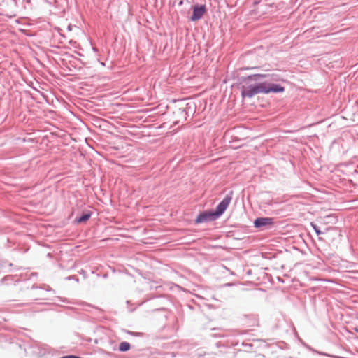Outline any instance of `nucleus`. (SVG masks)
<instances>
[{"label":"nucleus","mask_w":358,"mask_h":358,"mask_svg":"<svg viewBox=\"0 0 358 358\" xmlns=\"http://www.w3.org/2000/svg\"><path fill=\"white\" fill-rule=\"evenodd\" d=\"M264 75L257 74L248 76L245 79V85L242 87L241 94L243 97H252L257 94H268L270 92H282L285 90L284 87L279 85L260 83H256L259 78L264 77Z\"/></svg>","instance_id":"f257e3e1"},{"label":"nucleus","mask_w":358,"mask_h":358,"mask_svg":"<svg viewBox=\"0 0 358 358\" xmlns=\"http://www.w3.org/2000/svg\"><path fill=\"white\" fill-rule=\"evenodd\" d=\"M231 202V198L229 196L225 197L217 206L214 212L217 217L221 215L229 206Z\"/></svg>","instance_id":"f03ea898"},{"label":"nucleus","mask_w":358,"mask_h":358,"mask_svg":"<svg viewBox=\"0 0 358 358\" xmlns=\"http://www.w3.org/2000/svg\"><path fill=\"white\" fill-rule=\"evenodd\" d=\"M206 13V6L204 5L202 6H195L193 8V15L191 17V20L196 21L202 17V16Z\"/></svg>","instance_id":"7ed1b4c3"},{"label":"nucleus","mask_w":358,"mask_h":358,"mask_svg":"<svg viewBox=\"0 0 358 358\" xmlns=\"http://www.w3.org/2000/svg\"><path fill=\"white\" fill-rule=\"evenodd\" d=\"M217 216L215 215V213H210V212H204L197 217L196 219V223H202L205 222L209 220H212L215 219Z\"/></svg>","instance_id":"20e7f679"},{"label":"nucleus","mask_w":358,"mask_h":358,"mask_svg":"<svg viewBox=\"0 0 358 358\" xmlns=\"http://www.w3.org/2000/svg\"><path fill=\"white\" fill-rule=\"evenodd\" d=\"M273 220L270 217H259L255 220L254 224L255 227H261L267 225H271Z\"/></svg>","instance_id":"39448f33"},{"label":"nucleus","mask_w":358,"mask_h":358,"mask_svg":"<svg viewBox=\"0 0 358 358\" xmlns=\"http://www.w3.org/2000/svg\"><path fill=\"white\" fill-rule=\"evenodd\" d=\"M130 349V344L128 342H122L120 344L119 350L121 352H126Z\"/></svg>","instance_id":"423d86ee"},{"label":"nucleus","mask_w":358,"mask_h":358,"mask_svg":"<svg viewBox=\"0 0 358 358\" xmlns=\"http://www.w3.org/2000/svg\"><path fill=\"white\" fill-rule=\"evenodd\" d=\"M91 217V213H86L76 220L78 223H83L87 222Z\"/></svg>","instance_id":"0eeeda50"},{"label":"nucleus","mask_w":358,"mask_h":358,"mask_svg":"<svg viewBox=\"0 0 358 358\" xmlns=\"http://www.w3.org/2000/svg\"><path fill=\"white\" fill-rule=\"evenodd\" d=\"M311 225L313 227L314 230L315 231V232L317 235H320L322 234V231L319 229V228L315 224H311Z\"/></svg>","instance_id":"6e6552de"},{"label":"nucleus","mask_w":358,"mask_h":358,"mask_svg":"<svg viewBox=\"0 0 358 358\" xmlns=\"http://www.w3.org/2000/svg\"><path fill=\"white\" fill-rule=\"evenodd\" d=\"M354 330L358 333V325L354 327Z\"/></svg>","instance_id":"1a4fd4ad"}]
</instances>
